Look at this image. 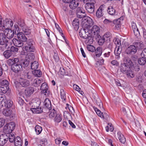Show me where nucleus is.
<instances>
[{
	"label": "nucleus",
	"mask_w": 146,
	"mask_h": 146,
	"mask_svg": "<svg viewBox=\"0 0 146 146\" xmlns=\"http://www.w3.org/2000/svg\"><path fill=\"white\" fill-rule=\"evenodd\" d=\"M7 64L11 66L12 70L15 73H18L22 69L18 58L9 59L7 60Z\"/></svg>",
	"instance_id": "obj_1"
},
{
	"label": "nucleus",
	"mask_w": 146,
	"mask_h": 146,
	"mask_svg": "<svg viewBox=\"0 0 146 146\" xmlns=\"http://www.w3.org/2000/svg\"><path fill=\"white\" fill-rule=\"evenodd\" d=\"M133 65V64L130 58H125L124 62L121 64L120 66V70L123 74H125Z\"/></svg>",
	"instance_id": "obj_2"
},
{
	"label": "nucleus",
	"mask_w": 146,
	"mask_h": 146,
	"mask_svg": "<svg viewBox=\"0 0 146 146\" xmlns=\"http://www.w3.org/2000/svg\"><path fill=\"white\" fill-rule=\"evenodd\" d=\"M79 34L80 37L86 39L85 41L86 43H88L92 41L93 39L92 38L88 29L83 27L79 31Z\"/></svg>",
	"instance_id": "obj_3"
},
{
	"label": "nucleus",
	"mask_w": 146,
	"mask_h": 146,
	"mask_svg": "<svg viewBox=\"0 0 146 146\" xmlns=\"http://www.w3.org/2000/svg\"><path fill=\"white\" fill-rule=\"evenodd\" d=\"M89 32L92 38H93L97 39L100 37L99 35L100 28L97 25H94L91 29H89Z\"/></svg>",
	"instance_id": "obj_4"
},
{
	"label": "nucleus",
	"mask_w": 146,
	"mask_h": 146,
	"mask_svg": "<svg viewBox=\"0 0 146 146\" xmlns=\"http://www.w3.org/2000/svg\"><path fill=\"white\" fill-rule=\"evenodd\" d=\"M89 2L85 5V7L88 12L90 14L93 13L94 11V4L96 3L94 0H85Z\"/></svg>",
	"instance_id": "obj_5"
},
{
	"label": "nucleus",
	"mask_w": 146,
	"mask_h": 146,
	"mask_svg": "<svg viewBox=\"0 0 146 146\" xmlns=\"http://www.w3.org/2000/svg\"><path fill=\"white\" fill-rule=\"evenodd\" d=\"M27 45L23 47V49L25 50L27 52H34L35 50L34 46V42L32 39H30L27 41Z\"/></svg>",
	"instance_id": "obj_6"
},
{
	"label": "nucleus",
	"mask_w": 146,
	"mask_h": 146,
	"mask_svg": "<svg viewBox=\"0 0 146 146\" xmlns=\"http://www.w3.org/2000/svg\"><path fill=\"white\" fill-rule=\"evenodd\" d=\"M15 124L14 122H11L6 124L4 128L3 131L7 134L11 133L15 129Z\"/></svg>",
	"instance_id": "obj_7"
},
{
	"label": "nucleus",
	"mask_w": 146,
	"mask_h": 146,
	"mask_svg": "<svg viewBox=\"0 0 146 146\" xmlns=\"http://www.w3.org/2000/svg\"><path fill=\"white\" fill-rule=\"evenodd\" d=\"M15 83L16 87L19 90L21 87H26L28 86L29 84V82L27 80L21 79L20 82L16 81Z\"/></svg>",
	"instance_id": "obj_8"
},
{
	"label": "nucleus",
	"mask_w": 146,
	"mask_h": 146,
	"mask_svg": "<svg viewBox=\"0 0 146 146\" xmlns=\"http://www.w3.org/2000/svg\"><path fill=\"white\" fill-rule=\"evenodd\" d=\"M104 24H109L111 26H113V24L115 25V27L116 28L118 29L120 28L121 26V23L119 19H118L112 21L110 20L105 19L104 21Z\"/></svg>",
	"instance_id": "obj_9"
},
{
	"label": "nucleus",
	"mask_w": 146,
	"mask_h": 146,
	"mask_svg": "<svg viewBox=\"0 0 146 146\" xmlns=\"http://www.w3.org/2000/svg\"><path fill=\"white\" fill-rule=\"evenodd\" d=\"M105 7V5L103 4L101 5L97 9L96 13V16L98 18H100L103 16Z\"/></svg>",
	"instance_id": "obj_10"
},
{
	"label": "nucleus",
	"mask_w": 146,
	"mask_h": 146,
	"mask_svg": "<svg viewBox=\"0 0 146 146\" xmlns=\"http://www.w3.org/2000/svg\"><path fill=\"white\" fill-rule=\"evenodd\" d=\"M13 102L10 100H7L6 99H3L1 102V104L3 107L9 108L12 106Z\"/></svg>",
	"instance_id": "obj_11"
},
{
	"label": "nucleus",
	"mask_w": 146,
	"mask_h": 146,
	"mask_svg": "<svg viewBox=\"0 0 146 146\" xmlns=\"http://www.w3.org/2000/svg\"><path fill=\"white\" fill-rule=\"evenodd\" d=\"M4 34L7 38H11L13 37L15 33L11 29H7L4 30Z\"/></svg>",
	"instance_id": "obj_12"
},
{
	"label": "nucleus",
	"mask_w": 146,
	"mask_h": 146,
	"mask_svg": "<svg viewBox=\"0 0 146 146\" xmlns=\"http://www.w3.org/2000/svg\"><path fill=\"white\" fill-rule=\"evenodd\" d=\"M137 50L134 45H130L125 50L127 54H134L137 52Z\"/></svg>",
	"instance_id": "obj_13"
},
{
	"label": "nucleus",
	"mask_w": 146,
	"mask_h": 146,
	"mask_svg": "<svg viewBox=\"0 0 146 146\" xmlns=\"http://www.w3.org/2000/svg\"><path fill=\"white\" fill-rule=\"evenodd\" d=\"M35 90L33 88L29 87L27 88L25 90V94L27 97H30L34 92Z\"/></svg>",
	"instance_id": "obj_14"
},
{
	"label": "nucleus",
	"mask_w": 146,
	"mask_h": 146,
	"mask_svg": "<svg viewBox=\"0 0 146 146\" xmlns=\"http://www.w3.org/2000/svg\"><path fill=\"white\" fill-rule=\"evenodd\" d=\"M12 113V110L8 108L3 109V114L4 116H8L10 115V116H11L12 117L15 118L16 115L13 114L11 115Z\"/></svg>",
	"instance_id": "obj_15"
},
{
	"label": "nucleus",
	"mask_w": 146,
	"mask_h": 146,
	"mask_svg": "<svg viewBox=\"0 0 146 146\" xmlns=\"http://www.w3.org/2000/svg\"><path fill=\"white\" fill-rule=\"evenodd\" d=\"M131 27L135 35L137 37H138L140 36V34L136 24L133 22H132L131 23Z\"/></svg>",
	"instance_id": "obj_16"
},
{
	"label": "nucleus",
	"mask_w": 146,
	"mask_h": 146,
	"mask_svg": "<svg viewBox=\"0 0 146 146\" xmlns=\"http://www.w3.org/2000/svg\"><path fill=\"white\" fill-rule=\"evenodd\" d=\"M8 139V136L7 135H0V146H3Z\"/></svg>",
	"instance_id": "obj_17"
},
{
	"label": "nucleus",
	"mask_w": 146,
	"mask_h": 146,
	"mask_svg": "<svg viewBox=\"0 0 146 146\" xmlns=\"http://www.w3.org/2000/svg\"><path fill=\"white\" fill-rule=\"evenodd\" d=\"M49 117L51 118L61 119L60 115L57 114L56 111L54 109L49 114Z\"/></svg>",
	"instance_id": "obj_18"
},
{
	"label": "nucleus",
	"mask_w": 146,
	"mask_h": 146,
	"mask_svg": "<svg viewBox=\"0 0 146 146\" xmlns=\"http://www.w3.org/2000/svg\"><path fill=\"white\" fill-rule=\"evenodd\" d=\"M17 35L18 39L22 42H25L27 40V38L25 35L22 32L17 33Z\"/></svg>",
	"instance_id": "obj_19"
},
{
	"label": "nucleus",
	"mask_w": 146,
	"mask_h": 146,
	"mask_svg": "<svg viewBox=\"0 0 146 146\" xmlns=\"http://www.w3.org/2000/svg\"><path fill=\"white\" fill-rule=\"evenodd\" d=\"M93 23L91 19H90V20H87L85 22L84 25L83 27L86 28H87L89 29H90V28L93 25Z\"/></svg>",
	"instance_id": "obj_20"
},
{
	"label": "nucleus",
	"mask_w": 146,
	"mask_h": 146,
	"mask_svg": "<svg viewBox=\"0 0 146 146\" xmlns=\"http://www.w3.org/2000/svg\"><path fill=\"white\" fill-rule=\"evenodd\" d=\"M7 41L4 33H0V44H7Z\"/></svg>",
	"instance_id": "obj_21"
},
{
	"label": "nucleus",
	"mask_w": 146,
	"mask_h": 146,
	"mask_svg": "<svg viewBox=\"0 0 146 146\" xmlns=\"http://www.w3.org/2000/svg\"><path fill=\"white\" fill-rule=\"evenodd\" d=\"M79 4V2L76 0H72L70 3L69 6L71 9H74L77 7Z\"/></svg>",
	"instance_id": "obj_22"
},
{
	"label": "nucleus",
	"mask_w": 146,
	"mask_h": 146,
	"mask_svg": "<svg viewBox=\"0 0 146 146\" xmlns=\"http://www.w3.org/2000/svg\"><path fill=\"white\" fill-rule=\"evenodd\" d=\"M44 104L45 107L48 109L49 110L51 109V102L50 100L48 98L45 99Z\"/></svg>",
	"instance_id": "obj_23"
},
{
	"label": "nucleus",
	"mask_w": 146,
	"mask_h": 146,
	"mask_svg": "<svg viewBox=\"0 0 146 146\" xmlns=\"http://www.w3.org/2000/svg\"><path fill=\"white\" fill-rule=\"evenodd\" d=\"M121 50L122 48L121 46L116 47L114 53L117 58L119 59L120 54L121 53Z\"/></svg>",
	"instance_id": "obj_24"
},
{
	"label": "nucleus",
	"mask_w": 146,
	"mask_h": 146,
	"mask_svg": "<svg viewBox=\"0 0 146 146\" xmlns=\"http://www.w3.org/2000/svg\"><path fill=\"white\" fill-rule=\"evenodd\" d=\"M13 42L14 45L18 47H21L23 45V42L21 41L17 40L16 38H13Z\"/></svg>",
	"instance_id": "obj_25"
},
{
	"label": "nucleus",
	"mask_w": 146,
	"mask_h": 146,
	"mask_svg": "<svg viewBox=\"0 0 146 146\" xmlns=\"http://www.w3.org/2000/svg\"><path fill=\"white\" fill-rule=\"evenodd\" d=\"M72 25L75 30L77 31L79 28V21L78 19H74L72 23Z\"/></svg>",
	"instance_id": "obj_26"
},
{
	"label": "nucleus",
	"mask_w": 146,
	"mask_h": 146,
	"mask_svg": "<svg viewBox=\"0 0 146 146\" xmlns=\"http://www.w3.org/2000/svg\"><path fill=\"white\" fill-rule=\"evenodd\" d=\"M42 82V80L38 78L34 79L32 82V85L35 87L40 86V84Z\"/></svg>",
	"instance_id": "obj_27"
},
{
	"label": "nucleus",
	"mask_w": 146,
	"mask_h": 146,
	"mask_svg": "<svg viewBox=\"0 0 146 146\" xmlns=\"http://www.w3.org/2000/svg\"><path fill=\"white\" fill-rule=\"evenodd\" d=\"M22 142L21 138L19 136L17 137L14 142L15 146H22Z\"/></svg>",
	"instance_id": "obj_28"
},
{
	"label": "nucleus",
	"mask_w": 146,
	"mask_h": 146,
	"mask_svg": "<svg viewBox=\"0 0 146 146\" xmlns=\"http://www.w3.org/2000/svg\"><path fill=\"white\" fill-rule=\"evenodd\" d=\"M48 88V86L45 82L43 83L40 86V89L42 90V93H47Z\"/></svg>",
	"instance_id": "obj_29"
},
{
	"label": "nucleus",
	"mask_w": 146,
	"mask_h": 146,
	"mask_svg": "<svg viewBox=\"0 0 146 146\" xmlns=\"http://www.w3.org/2000/svg\"><path fill=\"white\" fill-rule=\"evenodd\" d=\"M107 11L109 14L112 15H114L115 13V9L113 8L112 6H110L108 7Z\"/></svg>",
	"instance_id": "obj_30"
},
{
	"label": "nucleus",
	"mask_w": 146,
	"mask_h": 146,
	"mask_svg": "<svg viewBox=\"0 0 146 146\" xmlns=\"http://www.w3.org/2000/svg\"><path fill=\"white\" fill-rule=\"evenodd\" d=\"M125 74L126 75L127 77L129 78H133L135 76V73L132 71L131 68Z\"/></svg>",
	"instance_id": "obj_31"
},
{
	"label": "nucleus",
	"mask_w": 146,
	"mask_h": 146,
	"mask_svg": "<svg viewBox=\"0 0 146 146\" xmlns=\"http://www.w3.org/2000/svg\"><path fill=\"white\" fill-rule=\"evenodd\" d=\"M102 48L101 47H98L96 49H95V50L96 57H99L101 56L102 53Z\"/></svg>",
	"instance_id": "obj_32"
},
{
	"label": "nucleus",
	"mask_w": 146,
	"mask_h": 146,
	"mask_svg": "<svg viewBox=\"0 0 146 146\" xmlns=\"http://www.w3.org/2000/svg\"><path fill=\"white\" fill-rule=\"evenodd\" d=\"M20 62L22 67H25L28 66L29 63V60L26 59L22 60Z\"/></svg>",
	"instance_id": "obj_33"
},
{
	"label": "nucleus",
	"mask_w": 146,
	"mask_h": 146,
	"mask_svg": "<svg viewBox=\"0 0 146 146\" xmlns=\"http://www.w3.org/2000/svg\"><path fill=\"white\" fill-rule=\"evenodd\" d=\"M12 55V53L9 50H5L3 53V55L6 58H8Z\"/></svg>",
	"instance_id": "obj_34"
},
{
	"label": "nucleus",
	"mask_w": 146,
	"mask_h": 146,
	"mask_svg": "<svg viewBox=\"0 0 146 146\" xmlns=\"http://www.w3.org/2000/svg\"><path fill=\"white\" fill-rule=\"evenodd\" d=\"M31 110L33 113H40L42 111V108L40 107H38L36 108H32L31 109Z\"/></svg>",
	"instance_id": "obj_35"
},
{
	"label": "nucleus",
	"mask_w": 146,
	"mask_h": 146,
	"mask_svg": "<svg viewBox=\"0 0 146 146\" xmlns=\"http://www.w3.org/2000/svg\"><path fill=\"white\" fill-rule=\"evenodd\" d=\"M35 101H33L32 102V108H36L39 107L40 104V102L38 100H35Z\"/></svg>",
	"instance_id": "obj_36"
},
{
	"label": "nucleus",
	"mask_w": 146,
	"mask_h": 146,
	"mask_svg": "<svg viewBox=\"0 0 146 146\" xmlns=\"http://www.w3.org/2000/svg\"><path fill=\"white\" fill-rule=\"evenodd\" d=\"M9 89V86H0V93L4 94L6 93L8 91Z\"/></svg>",
	"instance_id": "obj_37"
},
{
	"label": "nucleus",
	"mask_w": 146,
	"mask_h": 146,
	"mask_svg": "<svg viewBox=\"0 0 146 146\" xmlns=\"http://www.w3.org/2000/svg\"><path fill=\"white\" fill-rule=\"evenodd\" d=\"M22 30L25 34L27 35L30 34L31 32V30L26 26L22 28Z\"/></svg>",
	"instance_id": "obj_38"
},
{
	"label": "nucleus",
	"mask_w": 146,
	"mask_h": 146,
	"mask_svg": "<svg viewBox=\"0 0 146 146\" xmlns=\"http://www.w3.org/2000/svg\"><path fill=\"white\" fill-rule=\"evenodd\" d=\"M25 77L28 79L31 80L33 77V73L30 72H25L24 74Z\"/></svg>",
	"instance_id": "obj_39"
},
{
	"label": "nucleus",
	"mask_w": 146,
	"mask_h": 146,
	"mask_svg": "<svg viewBox=\"0 0 146 146\" xmlns=\"http://www.w3.org/2000/svg\"><path fill=\"white\" fill-rule=\"evenodd\" d=\"M139 64L142 65H144L146 63V58L142 57L139 58L138 60Z\"/></svg>",
	"instance_id": "obj_40"
},
{
	"label": "nucleus",
	"mask_w": 146,
	"mask_h": 146,
	"mask_svg": "<svg viewBox=\"0 0 146 146\" xmlns=\"http://www.w3.org/2000/svg\"><path fill=\"white\" fill-rule=\"evenodd\" d=\"M17 23L21 28H23L25 26L24 20L22 19H20L17 21Z\"/></svg>",
	"instance_id": "obj_41"
},
{
	"label": "nucleus",
	"mask_w": 146,
	"mask_h": 146,
	"mask_svg": "<svg viewBox=\"0 0 146 146\" xmlns=\"http://www.w3.org/2000/svg\"><path fill=\"white\" fill-rule=\"evenodd\" d=\"M33 75L36 77H40L42 75V72L40 70H34L33 71Z\"/></svg>",
	"instance_id": "obj_42"
},
{
	"label": "nucleus",
	"mask_w": 146,
	"mask_h": 146,
	"mask_svg": "<svg viewBox=\"0 0 146 146\" xmlns=\"http://www.w3.org/2000/svg\"><path fill=\"white\" fill-rule=\"evenodd\" d=\"M60 93L61 99L63 102H65L66 99V96L65 92L64 89H61L60 90Z\"/></svg>",
	"instance_id": "obj_43"
},
{
	"label": "nucleus",
	"mask_w": 146,
	"mask_h": 146,
	"mask_svg": "<svg viewBox=\"0 0 146 146\" xmlns=\"http://www.w3.org/2000/svg\"><path fill=\"white\" fill-rule=\"evenodd\" d=\"M38 63L36 61H35L31 63V68L32 70H35L37 68L38 66Z\"/></svg>",
	"instance_id": "obj_44"
},
{
	"label": "nucleus",
	"mask_w": 146,
	"mask_h": 146,
	"mask_svg": "<svg viewBox=\"0 0 146 146\" xmlns=\"http://www.w3.org/2000/svg\"><path fill=\"white\" fill-rule=\"evenodd\" d=\"M94 100L95 102L97 105L99 106L100 108L102 107L103 104L100 99L98 97L94 98Z\"/></svg>",
	"instance_id": "obj_45"
},
{
	"label": "nucleus",
	"mask_w": 146,
	"mask_h": 146,
	"mask_svg": "<svg viewBox=\"0 0 146 146\" xmlns=\"http://www.w3.org/2000/svg\"><path fill=\"white\" fill-rule=\"evenodd\" d=\"M117 134L118 135H119L118 138L120 142L123 143H124L126 141V139L124 136L122 135H121L119 132Z\"/></svg>",
	"instance_id": "obj_46"
},
{
	"label": "nucleus",
	"mask_w": 146,
	"mask_h": 146,
	"mask_svg": "<svg viewBox=\"0 0 146 146\" xmlns=\"http://www.w3.org/2000/svg\"><path fill=\"white\" fill-rule=\"evenodd\" d=\"M111 34L110 33H107L103 36V37L106 40V41H109L110 40V37L111 36Z\"/></svg>",
	"instance_id": "obj_47"
},
{
	"label": "nucleus",
	"mask_w": 146,
	"mask_h": 146,
	"mask_svg": "<svg viewBox=\"0 0 146 146\" xmlns=\"http://www.w3.org/2000/svg\"><path fill=\"white\" fill-rule=\"evenodd\" d=\"M9 134L8 136L9 140L10 142H13L14 141L15 142V138L14 134Z\"/></svg>",
	"instance_id": "obj_48"
},
{
	"label": "nucleus",
	"mask_w": 146,
	"mask_h": 146,
	"mask_svg": "<svg viewBox=\"0 0 146 146\" xmlns=\"http://www.w3.org/2000/svg\"><path fill=\"white\" fill-rule=\"evenodd\" d=\"M113 41L114 43L116 45V47L121 46L120 41L118 38H115L113 39Z\"/></svg>",
	"instance_id": "obj_49"
},
{
	"label": "nucleus",
	"mask_w": 146,
	"mask_h": 146,
	"mask_svg": "<svg viewBox=\"0 0 146 146\" xmlns=\"http://www.w3.org/2000/svg\"><path fill=\"white\" fill-rule=\"evenodd\" d=\"M42 130V128L39 125H36L35 127V130L37 134H40Z\"/></svg>",
	"instance_id": "obj_50"
},
{
	"label": "nucleus",
	"mask_w": 146,
	"mask_h": 146,
	"mask_svg": "<svg viewBox=\"0 0 146 146\" xmlns=\"http://www.w3.org/2000/svg\"><path fill=\"white\" fill-rule=\"evenodd\" d=\"M0 83L1 86H9V83L7 80H1L0 82Z\"/></svg>",
	"instance_id": "obj_51"
},
{
	"label": "nucleus",
	"mask_w": 146,
	"mask_h": 146,
	"mask_svg": "<svg viewBox=\"0 0 146 146\" xmlns=\"http://www.w3.org/2000/svg\"><path fill=\"white\" fill-rule=\"evenodd\" d=\"M64 119H69L71 118V115L68 111H65L64 112Z\"/></svg>",
	"instance_id": "obj_52"
},
{
	"label": "nucleus",
	"mask_w": 146,
	"mask_h": 146,
	"mask_svg": "<svg viewBox=\"0 0 146 146\" xmlns=\"http://www.w3.org/2000/svg\"><path fill=\"white\" fill-rule=\"evenodd\" d=\"M134 46H135L136 49H140L143 47V44L140 42H136L135 43Z\"/></svg>",
	"instance_id": "obj_53"
},
{
	"label": "nucleus",
	"mask_w": 146,
	"mask_h": 146,
	"mask_svg": "<svg viewBox=\"0 0 146 146\" xmlns=\"http://www.w3.org/2000/svg\"><path fill=\"white\" fill-rule=\"evenodd\" d=\"M108 124L109 126H108L106 127V131L107 132H108L109 131H113V127L112 124L109 123Z\"/></svg>",
	"instance_id": "obj_54"
},
{
	"label": "nucleus",
	"mask_w": 146,
	"mask_h": 146,
	"mask_svg": "<svg viewBox=\"0 0 146 146\" xmlns=\"http://www.w3.org/2000/svg\"><path fill=\"white\" fill-rule=\"evenodd\" d=\"M13 27L14 28L13 31H14L15 34L19 32V28L18 25L17 24L14 25Z\"/></svg>",
	"instance_id": "obj_55"
},
{
	"label": "nucleus",
	"mask_w": 146,
	"mask_h": 146,
	"mask_svg": "<svg viewBox=\"0 0 146 146\" xmlns=\"http://www.w3.org/2000/svg\"><path fill=\"white\" fill-rule=\"evenodd\" d=\"M88 50L91 52H94L95 50V48L93 46L88 45L87 46Z\"/></svg>",
	"instance_id": "obj_56"
},
{
	"label": "nucleus",
	"mask_w": 146,
	"mask_h": 146,
	"mask_svg": "<svg viewBox=\"0 0 146 146\" xmlns=\"http://www.w3.org/2000/svg\"><path fill=\"white\" fill-rule=\"evenodd\" d=\"M93 108L98 115L100 117H102L101 114L102 113H101V111L97 108H95L94 107H93Z\"/></svg>",
	"instance_id": "obj_57"
},
{
	"label": "nucleus",
	"mask_w": 146,
	"mask_h": 146,
	"mask_svg": "<svg viewBox=\"0 0 146 146\" xmlns=\"http://www.w3.org/2000/svg\"><path fill=\"white\" fill-rule=\"evenodd\" d=\"M18 48L12 46L11 47L10 50H9L11 51V52L16 53L18 52Z\"/></svg>",
	"instance_id": "obj_58"
},
{
	"label": "nucleus",
	"mask_w": 146,
	"mask_h": 146,
	"mask_svg": "<svg viewBox=\"0 0 146 146\" xmlns=\"http://www.w3.org/2000/svg\"><path fill=\"white\" fill-rule=\"evenodd\" d=\"M2 46H0V51L3 52L6 48L7 46V44H0Z\"/></svg>",
	"instance_id": "obj_59"
},
{
	"label": "nucleus",
	"mask_w": 146,
	"mask_h": 146,
	"mask_svg": "<svg viewBox=\"0 0 146 146\" xmlns=\"http://www.w3.org/2000/svg\"><path fill=\"white\" fill-rule=\"evenodd\" d=\"M76 13H85V11L82 7H78L77 9Z\"/></svg>",
	"instance_id": "obj_60"
},
{
	"label": "nucleus",
	"mask_w": 146,
	"mask_h": 146,
	"mask_svg": "<svg viewBox=\"0 0 146 146\" xmlns=\"http://www.w3.org/2000/svg\"><path fill=\"white\" fill-rule=\"evenodd\" d=\"M105 41L106 40L102 37V38H100L98 42L100 45H102L104 43Z\"/></svg>",
	"instance_id": "obj_61"
},
{
	"label": "nucleus",
	"mask_w": 146,
	"mask_h": 146,
	"mask_svg": "<svg viewBox=\"0 0 146 146\" xmlns=\"http://www.w3.org/2000/svg\"><path fill=\"white\" fill-rule=\"evenodd\" d=\"M59 72L62 76L65 75L66 74L65 70L62 68H60Z\"/></svg>",
	"instance_id": "obj_62"
},
{
	"label": "nucleus",
	"mask_w": 146,
	"mask_h": 146,
	"mask_svg": "<svg viewBox=\"0 0 146 146\" xmlns=\"http://www.w3.org/2000/svg\"><path fill=\"white\" fill-rule=\"evenodd\" d=\"M101 115V118H102L103 119H108L109 117V115L106 113H102Z\"/></svg>",
	"instance_id": "obj_63"
},
{
	"label": "nucleus",
	"mask_w": 146,
	"mask_h": 146,
	"mask_svg": "<svg viewBox=\"0 0 146 146\" xmlns=\"http://www.w3.org/2000/svg\"><path fill=\"white\" fill-rule=\"evenodd\" d=\"M141 56L142 57L146 58V48H145L142 51Z\"/></svg>",
	"instance_id": "obj_64"
}]
</instances>
